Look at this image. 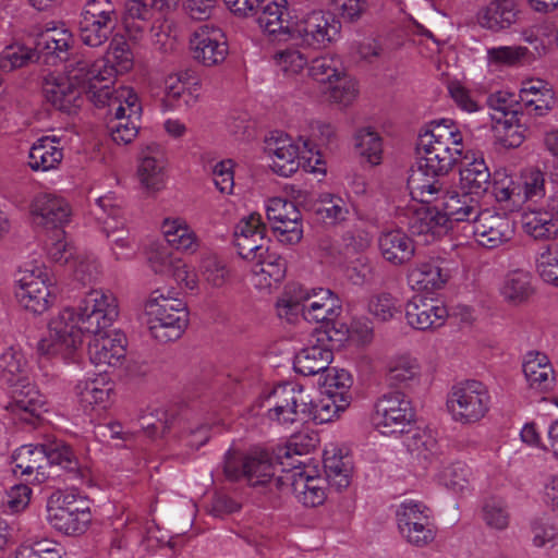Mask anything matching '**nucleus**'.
Listing matches in <instances>:
<instances>
[{
  "instance_id": "nucleus-1",
  "label": "nucleus",
  "mask_w": 558,
  "mask_h": 558,
  "mask_svg": "<svg viewBox=\"0 0 558 558\" xmlns=\"http://www.w3.org/2000/svg\"><path fill=\"white\" fill-rule=\"evenodd\" d=\"M119 316L116 296L107 291L85 292L75 307H65L49 323V338L38 342L43 355L74 357L83 343V332L93 335L88 342L89 360L96 366L117 367L126 356V337L120 331L109 335L106 329Z\"/></svg>"
},
{
  "instance_id": "nucleus-2",
  "label": "nucleus",
  "mask_w": 558,
  "mask_h": 558,
  "mask_svg": "<svg viewBox=\"0 0 558 558\" xmlns=\"http://www.w3.org/2000/svg\"><path fill=\"white\" fill-rule=\"evenodd\" d=\"M223 473L229 481H245L248 486L272 494L283 493L287 482L286 476H276L272 456L260 449L247 453L229 450L225 456Z\"/></svg>"
},
{
  "instance_id": "nucleus-3",
  "label": "nucleus",
  "mask_w": 558,
  "mask_h": 558,
  "mask_svg": "<svg viewBox=\"0 0 558 558\" xmlns=\"http://www.w3.org/2000/svg\"><path fill=\"white\" fill-rule=\"evenodd\" d=\"M145 314L149 332L159 342L178 340L189 325L186 304L160 290L151 292L145 304Z\"/></svg>"
},
{
  "instance_id": "nucleus-4",
  "label": "nucleus",
  "mask_w": 558,
  "mask_h": 558,
  "mask_svg": "<svg viewBox=\"0 0 558 558\" xmlns=\"http://www.w3.org/2000/svg\"><path fill=\"white\" fill-rule=\"evenodd\" d=\"M83 82L82 87L87 98L96 107H108L109 113L116 110L119 105L129 101V97H121L123 90H133L130 87L112 88L113 65L108 66L104 60L89 62L81 60Z\"/></svg>"
},
{
  "instance_id": "nucleus-5",
  "label": "nucleus",
  "mask_w": 558,
  "mask_h": 558,
  "mask_svg": "<svg viewBox=\"0 0 558 558\" xmlns=\"http://www.w3.org/2000/svg\"><path fill=\"white\" fill-rule=\"evenodd\" d=\"M82 69L81 60H76L66 65V75L46 77L41 86L45 100L57 110L69 114L81 108L84 101Z\"/></svg>"
},
{
  "instance_id": "nucleus-6",
  "label": "nucleus",
  "mask_w": 558,
  "mask_h": 558,
  "mask_svg": "<svg viewBox=\"0 0 558 558\" xmlns=\"http://www.w3.org/2000/svg\"><path fill=\"white\" fill-rule=\"evenodd\" d=\"M490 396L487 387L474 379L464 380L451 388L447 408L456 422L475 423L489 410Z\"/></svg>"
},
{
  "instance_id": "nucleus-7",
  "label": "nucleus",
  "mask_w": 558,
  "mask_h": 558,
  "mask_svg": "<svg viewBox=\"0 0 558 558\" xmlns=\"http://www.w3.org/2000/svg\"><path fill=\"white\" fill-rule=\"evenodd\" d=\"M266 416L278 424H293L306 421L310 413V396L296 384L286 383L275 387L266 397Z\"/></svg>"
},
{
  "instance_id": "nucleus-8",
  "label": "nucleus",
  "mask_w": 558,
  "mask_h": 558,
  "mask_svg": "<svg viewBox=\"0 0 558 558\" xmlns=\"http://www.w3.org/2000/svg\"><path fill=\"white\" fill-rule=\"evenodd\" d=\"M118 21L119 14L111 0H88L78 20L82 43L89 47H100L109 39Z\"/></svg>"
},
{
  "instance_id": "nucleus-9",
  "label": "nucleus",
  "mask_w": 558,
  "mask_h": 558,
  "mask_svg": "<svg viewBox=\"0 0 558 558\" xmlns=\"http://www.w3.org/2000/svg\"><path fill=\"white\" fill-rule=\"evenodd\" d=\"M289 39L311 48H325L341 32L340 21L329 12L313 11L292 24Z\"/></svg>"
},
{
  "instance_id": "nucleus-10",
  "label": "nucleus",
  "mask_w": 558,
  "mask_h": 558,
  "mask_svg": "<svg viewBox=\"0 0 558 558\" xmlns=\"http://www.w3.org/2000/svg\"><path fill=\"white\" fill-rule=\"evenodd\" d=\"M411 401L401 391L383 393L374 403L372 416L375 427L384 435L402 434L414 422Z\"/></svg>"
},
{
  "instance_id": "nucleus-11",
  "label": "nucleus",
  "mask_w": 558,
  "mask_h": 558,
  "mask_svg": "<svg viewBox=\"0 0 558 558\" xmlns=\"http://www.w3.org/2000/svg\"><path fill=\"white\" fill-rule=\"evenodd\" d=\"M58 505L48 509V520L51 525L65 535L85 533L92 513L86 498L74 493H63L57 499Z\"/></svg>"
},
{
  "instance_id": "nucleus-12",
  "label": "nucleus",
  "mask_w": 558,
  "mask_h": 558,
  "mask_svg": "<svg viewBox=\"0 0 558 558\" xmlns=\"http://www.w3.org/2000/svg\"><path fill=\"white\" fill-rule=\"evenodd\" d=\"M15 296L19 303L34 314H43L54 302L52 284L46 269L34 267L21 270Z\"/></svg>"
},
{
  "instance_id": "nucleus-13",
  "label": "nucleus",
  "mask_w": 558,
  "mask_h": 558,
  "mask_svg": "<svg viewBox=\"0 0 558 558\" xmlns=\"http://www.w3.org/2000/svg\"><path fill=\"white\" fill-rule=\"evenodd\" d=\"M190 50L193 59L204 66L222 63L229 52L225 33L210 24L201 25L193 32L190 38Z\"/></svg>"
},
{
  "instance_id": "nucleus-14",
  "label": "nucleus",
  "mask_w": 558,
  "mask_h": 558,
  "mask_svg": "<svg viewBox=\"0 0 558 558\" xmlns=\"http://www.w3.org/2000/svg\"><path fill=\"white\" fill-rule=\"evenodd\" d=\"M472 233L481 246L494 250L512 240L514 223L507 215L486 208L472 223Z\"/></svg>"
},
{
  "instance_id": "nucleus-15",
  "label": "nucleus",
  "mask_w": 558,
  "mask_h": 558,
  "mask_svg": "<svg viewBox=\"0 0 558 558\" xmlns=\"http://www.w3.org/2000/svg\"><path fill=\"white\" fill-rule=\"evenodd\" d=\"M267 227L257 214L241 219L234 228V245L238 254L246 260L254 262L268 252L269 240L266 239Z\"/></svg>"
},
{
  "instance_id": "nucleus-16",
  "label": "nucleus",
  "mask_w": 558,
  "mask_h": 558,
  "mask_svg": "<svg viewBox=\"0 0 558 558\" xmlns=\"http://www.w3.org/2000/svg\"><path fill=\"white\" fill-rule=\"evenodd\" d=\"M129 97V101L119 105L110 114L107 128L111 138L117 144L126 145L131 143L138 133L137 121L142 114V106L137 95L133 90H123L121 97Z\"/></svg>"
},
{
  "instance_id": "nucleus-17",
  "label": "nucleus",
  "mask_w": 558,
  "mask_h": 558,
  "mask_svg": "<svg viewBox=\"0 0 558 558\" xmlns=\"http://www.w3.org/2000/svg\"><path fill=\"white\" fill-rule=\"evenodd\" d=\"M8 386L11 390L10 401L5 405V409L20 421L34 424L35 418L39 417L45 407L44 397L27 377Z\"/></svg>"
},
{
  "instance_id": "nucleus-18",
  "label": "nucleus",
  "mask_w": 558,
  "mask_h": 558,
  "mask_svg": "<svg viewBox=\"0 0 558 558\" xmlns=\"http://www.w3.org/2000/svg\"><path fill=\"white\" fill-rule=\"evenodd\" d=\"M12 472L25 482L40 484L52 474L46 466L44 444L23 445L12 454Z\"/></svg>"
},
{
  "instance_id": "nucleus-19",
  "label": "nucleus",
  "mask_w": 558,
  "mask_h": 558,
  "mask_svg": "<svg viewBox=\"0 0 558 558\" xmlns=\"http://www.w3.org/2000/svg\"><path fill=\"white\" fill-rule=\"evenodd\" d=\"M417 160L423 169L436 175H447L459 162L463 154L462 146H450L432 141H418Z\"/></svg>"
},
{
  "instance_id": "nucleus-20",
  "label": "nucleus",
  "mask_w": 558,
  "mask_h": 558,
  "mask_svg": "<svg viewBox=\"0 0 558 558\" xmlns=\"http://www.w3.org/2000/svg\"><path fill=\"white\" fill-rule=\"evenodd\" d=\"M405 318L417 330L435 329L446 323L448 311L436 300L416 295L407 303Z\"/></svg>"
},
{
  "instance_id": "nucleus-21",
  "label": "nucleus",
  "mask_w": 558,
  "mask_h": 558,
  "mask_svg": "<svg viewBox=\"0 0 558 558\" xmlns=\"http://www.w3.org/2000/svg\"><path fill=\"white\" fill-rule=\"evenodd\" d=\"M452 262L442 257H429L418 262L410 270L409 280L418 289L434 291L441 289L451 277Z\"/></svg>"
},
{
  "instance_id": "nucleus-22",
  "label": "nucleus",
  "mask_w": 558,
  "mask_h": 558,
  "mask_svg": "<svg viewBox=\"0 0 558 558\" xmlns=\"http://www.w3.org/2000/svg\"><path fill=\"white\" fill-rule=\"evenodd\" d=\"M97 207L102 214H96L97 219L102 222V230L107 238L113 244L112 250L117 259H128L132 256V245L128 236V231L118 226L116 217L120 209L112 206L109 197H99L96 201Z\"/></svg>"
},
{
  "instance_id": "nucleus-23",
  "label": "nucleus",
  "mask_w": 558,
  "mask_h": 558,
  "mask_svg": "<svg viewBox=\"0 0 558 558\" xmlns=\"http://www.w3.org/2000/svg\"><path fill=\"white\" fill-rule=\"evenodd\" d=\"M256 11V22L259 27L279 40H289L293 22L289 21L287 0H260Z\"/></svg>"
},
{
  "instance_id": "nucleus-24",
  "label": "nucleus",
  "mask_w": 558,
  "mask_h": 558,
  "mask_svg": "<svg viewBox=\"0 0 558 558\" xmlns=\"http://www.w3.org/2000/svg\"><path fill=\"white\" fill-rule=\"evenodd\" d=\"M408 229L414 235L435 239L446 234L450 226L441 209L421 204L417 208L409 210Z\"/></svg>"
},
{
  "instance_id": "nucleus-25",
  "label": "nucleus",
  "mask_w": 558,
  "mask_h": 558,
  "mask_svg": "<svg viewBox=\"0 0 558 558\" xmlns=\"http://www.w3.org/2000/svg\"><path fill=\"white\" fill-rule=\"evenodd\" d=\"M518 98L519 105L527 117L547 114L555 102L554 92L542 80L523 82Z\"/></svg>"
},
{
  "instance_id": "nucleus-26",
  "label": "nucleus",
  "mask_w": 558,
  "mask_h": 558,
  "mask_svg": "<svg viewBox=\"0 0 558 558\" xmlns=\"http://www.w3.org/2000/svg\"><path fill=\"white\" fill-rule=\"evenodd\" d=\"M286 480L284 492L291 488L298 501L304 507L314 508L326 500L324 480L319 476L296 471L295 474L286 476Z\"/></svg>"
},
{
  "instance_id": "nucleus-27",
  "label": "nucleus",
  "mask_w": 558,
  "mask_h": 558,
  "mask_svg": "<svg viewBox=\"0 0 558 558\" xmlns=\"http://www.w3.org/2000/svg\"><path fill=\"white\" fill-rule=\"evenodd\" d=\"M445 177L426 171L423 169V163L417 160L416 169L412 170L408 179L412 197L421 204H429L440 199V196L446 192V184L442 180Z\"/></svg>"
},
{
  "instance_id": "nucleus-28",
  "label": "nucleus",
  "mask_w": 558,
  "mask_h": 558,
  "mask_svg": "<svg viewBox=\"0 0 558 558\" xmlns=\"http://www.w3.org/2000/svg\"><path fill=\"white\" fill-rule=\"evenodd\" d=\"M254 284L260 290H270L286 277L287 262L276 252H265L255 258L251 268Z\"/></svg>"
},
{
  "instance_id": "nucleus-29",
  "label": "nucleus",
  "mask_w": 558,
  "mask_h": 558,
  "mask_svg": "<svg viewBox=\"0 0 558 558\" xmlns=\"http://www.w3.org/2000/svg\"><path fill=\"white\" fill-rule=\"evenodd\" d=\"M440 199H442L441 211L444 216H446L447 223L450 227L453 221H466L473 223L483 210L480 202L466 191L460 194L458 192H449L446 189V192L440 196Z\"/></svg>"
},
{
  "instance_id": "nucleus-30",
  "label": "nucleus",
  "mask_w": 558,
  "mask_h": 558,
  "mask_svg": "<svg viewBox=\"0 0 558 558\" xmlns=\"http://www.w3.org/2000/svg\"><path fill=\"white\" fill-rule=\"evenodd\" d=\"M157 11L154 0H125L123 24L130 39L143 38Z\"/></svg>"
},
{
  "instance_id": "nucleus-31",
  "label": "nucleus",
  "mask_w": 558,
  "mask_h": 558,
  "mask_svg": "<svg viewBox=\"0 0 558 558\" xmlns=\"http://www.w3.org/2000/svg\"><path fill=\"white\" fill-rule=\"evenodd\" d=\"M47 470L59 468L69 480H82L84 474L76 454L63 440L44 442Z\"/></svg>"
},
{
  "instance_id": "nucleus-32",
  "label": "nucleus",
  "mask_w": 558,
  "mask_h": 558,
  "mask_svg": "<svg viewBox=\"0 0 558 558\" xmlns=\"http://www.w3.org/2000/svg\"><path fill=\"white\" fill-rule=\"evenodd\" d=\"M32 213L38 219V223L47 228L57 229L68 222L70 208L62 197L52 194H41L35 198L32 205Z\"/></svg>"
},
{
  "instance_id": "nucleus-33",
  "label": "nucleus",
  "mask_w": 558,
  "mask_h": 558,
  "mask_svg": "<svg viewBox=\"0 0 558 558\" xmlns=\"http://www.w3.org/2000/svg\"><path fill=\"white\" fill-rule=\"evenodd\" d=\"M407 448L413 461L423 469L439 466L445 462L439 442L425 432H416L407 441Z\"/></svg>"
},
{
  "instance_id": "nucleus-34",
  "label": "nucleus",
  "mask_w": 558,
  "mask_h": 558,
  "mask_svg": "<svg viewBox=\"0 0 558 558\" xmlns=\"http://www.w3.org/2000/svg\"><path fill=\"white\" fill-rule=\"evenodd\" d=\"M535 51L523 46H500L487 49V60L490 64L514 66L531 63L546 52L543 40H536Z\"/></svg>"
},
{
  "instance_id": "nucleus-35",
  "label": "nucleus",
  "mask_w": 558,
  "mask_h": 558,
  "mask_svg": "<svg viewBox=\"0 0 558 558\" xmlns=\"http://www.w3.org/2000/svg\"><path fill=\"white\" fill-rule=\"evenodd\" d=\"M383 257L392 265H402L414 256V242L404 232L391 230L384 232L378 239Z\"/></svg>"
},
{
  "instance_id": "nucleus-36",
  "label": "nucleus",
  "mask_w": 558,
  "mask_h": 558,
  "mask_svg": "<svg viewBox=\"0 0 558 558\" xmlns=\"http://www.w3.org/2000/svg\"><path fill=\"white\" fill-rule=\"evenodd\" d=\"M271 159V169L281 177H290L300 167L299 148L289 140L271 138L265 148Z\"/></svg>"
},
{
  "instance_id": "nucleus-37",
  "label": "nucleus",
  "mask_w": 558,
  "mask_h": 558,
  "mask_svg": "<svg viewBox=\"0 0 558 558\" xmlns=\"http://www.w3.org/2000/svg\"><path fill=\"white\" fill-rule=\"evenodd\" d=\"M71 38V34L64 29H47L41 33L37 37L35 47L33 48L34 51H36V60L43 57L47 63H49L51 59L66 61Z\"/></svg>"
},
{
  "instance_id": "nucleus-38",
  "label": "nucleus",
  "mask_w": 558,
  "mask_h": 558,
  "mask_svg": "<svg viewBox=\"0 0 558 558\" xmlns=\"http://www.w3.org/2000/svg\"><path fill=\"white\" fill-rule=\"evenodd\" d=\"M518 9L514 0H492L489 4L484 8L478 20L483 27L498 32L509 28L517 22Z\"/></svg>"
},
{
  "instance_id": "nucleus-39",
  "label": "nucleus",
  "mask_w": 558,
  "mask_h": 558,
  "mask_svg": "<svg viewBox=\"0 0 558 558\" xmlns=\"http://www.w3.org/2000/svg\"><path fill=\"white\" fill-rule=\"evenodd\" d=\"M522 367L531 388L544 391L553 387L554 369L546 354L529 352Z\"/></svg>"
},
{
  "instance_id": "nucleus-40",
  "label": "nucleus",
  "mask_w": 558,
  "mask_h": 558,
  "mask_svg": "<svg viewBox=\"0 0 558 558\" xmlns=\"http://www.w3.org/2000/svg\"><path fill=\"white\" fill-rule=\"evenodd\" d=\"M54 137L44 136L37 140L29 149L28 166L34 171H49L57 168L62 159V149Z\"/></svg>"
},
{
  "instance_id": "nucleus-41",
  "label": "nucleus",
  "mask_w": 558,
  "mask_h": 558,
  "mask_svg": "<svg viewBox=\"0 0 558 558\" xmlns=\"http://www.w3.org/2000/svg\"><path fill=\"white\" fill-rule=\"evenodd\" d=\"M333 360L332 350L324 345L302 349L294 357L293 367L303 376L322 375Z\"/></svg>"
},
{
  "instance_id": "nucleus-42",
  "label": "nucleus",
  "mask_w": 558,
  "mask_h": 558,
  "mask_svg": "<svg viewBox=\"0 0 558 558\" xmlns=\"http://www.w3.org/2000/svg\"><path fill=\"white\" fill-rule=\"evenodd\" d=\"M75 391L84 411L105 410L110 404L112 388L102 378L81 380L75 386Z\"/></svg>"
},
{
  "instance_id": "nucleus-43",
  "label": "nucleus",
  "mask_w": 558,
  "mask_h": 558,
  "mask_svg": "<svg viewBox=\"0 0 558 558\" xmlns=\"http://www.w3.org/2000/svg\"><path fill=\"white\" fill-rule=\"evenodd\" d=\"M500 292L509 304L525 303L534 293L531 274L522 269L510 271L504 279Z\"/></svg>"
},
{
  "instance_id": "nucleus-44",
  "label": "nucleus",
  "mask_w": 558,
  "mask_h": 558,
  "mask_svg": "<svg viewBox=\"0 0 558 558\" xmlns=\"http://www.w3.org/2000/svg\"><path fill=\"white\" fill-rule=\"evenodd\" d=\"M324 470L330 486L342 490L350 485L352 475V462L350 457L342 456L341 451H325Z\"/></svg>"
},
{
  "instance_id": "nucleus-45",
  "label": "nucleus",
  "mask_w": 558,
  "mask_h": 558,
  "mask_svg": "<svg viewBox=\"0 0 558 558\" xmlns=\"http://www.w3.org/2000/svg\"><path fill=\"white\" fill-rule=\"evenodd\" d=\"M460 183L463 191L475 196L488 191L492 185L490 172L483 158H475L460 170Z\"/></svg>"
},
{
  "instance_id": "nucleus-46",
  "label": "nucleus",
  "mask_w": 558,
  "mask_h": 558,
  "mask_svg": "<svg viewBox=\"0 0 558 558\" xmlns=\"http://www.w3.org/2000/svg\"><path fill=\"white\" fill-rule=\"evenodd\" d=\"M350 402L351 395H342L338 398L335 393H326L317 402L310 399V413L306 414V421L313 420L317 424L331 422L349 407Z\"/></svg>"
},
{
  "instance_id": "nucleus-47",
  "label": "nucleus",
  "mask_w": 558,
  "mask_h": 558,
  "mask_svg": "<svg viewBox=\"0 0 558 558\" xmlns=\"http://www.w3.org/2000/svg\"><path fill=\"white\" fill-rule=\"evenodd\" d=\"M526 117L524 112L513 111L508 119L497 118L498 141L506 148L519 147L526 137Z\"/></svg>"
},
{
  "instance_id": "nucleus-48",
  "label": "nucleus",
  "mask_w": 558,
  "mask_h": 558,
  "mask_svg": "<svg viewBox=\"0 0 558 558\" xmlns=\"http://www.w3.org/2000/svg\"><path fill=\"white\" fill-rule=\"evenodd\" d=\"M523 229L535 240H550L558 233V222L539 207L523 215Z\"/></svg>"
},
{
  "instance_id": "nucleus-49",
  "label": "nucleus",
  "mask_w": 558,
  "mask_h": 558,
  "mask_svg": "<svg viewBox=\"0 0 558 558\" xmlns=\"http://www.w3.org/2000/svg\"><path fill=\"white\" fill-rule=\"evenodd\" d=\"M304 301H310L308 291L299 284L287 286L276 304L278 316L288 322H293L300 314L304 317Z\"/></svg>"
},
{
  "instance_id": "nucleus-50",
  "label": "nucleus",
  "mask_w": 558,
  "mask_h": 558,
  "mask_svg": "<svg viewBox=\"0 0 558 558\" xmlns=\"http://www.w3.org/2000/svg\"><path fill=\"white\" fill-rule=\"evenodd\" d=\"M418 141H432L450 146H462L463 136L452 120L444 119L440 122H433L432 128L421 133Z\"/></svg>"
},
{
  "instance_id": "nucleus-51",
  "label": "nucleus",
  "mask_w": 558,
  "mask_h": 558,
  "mask_svg": "<svg viewBox=\"0 0 558 558\" xmlns=\"http://www.w3.org/2000/svg\"><path fill=\"white\" fill-rule=\"evenodd\" d=\"M36 61V51L22 43H13L4 47L0 53V70L11 72Z\"/></svg>"
},
{
  "instance_id": "nucleus-52",
  "label": "nucleus",
  "mask_w": 558,
  "mask_h": 558,
  "mask_svg": "<svg viewBox=\"0 0 558 558\" xmlns=\"http://www.w3.org/2000/svg\"><path fill=\"white\" fill-rule=\"evenodd\" d=\"M355 148L372 165L381 160L383 142L379 134L372 128H363L355 134Z\"/></svg>"
},
{
  "instance_id": "nucleus-53",
  "label": "nucleus",
  "mask_w": 558,
  "mask_h": 558,
  "mask_svg": "<svg viewBox=\"0 0 558 558\" xmlns=\"http://www.w3.org/2000/svg\"><path fill=\"white\" fill-rule=\"evenodd\" d=\"M420 375V365L415 359L400 356L391 362L387 372V381L391 386L407 385Z\"/></svg>"
},
{
  "instance_id": "nucleus-54",
  "label": "nucleus",
  "mask_w": 558,
  "mask_h": 558,
  "mask_svg": "<svg viewBox=\"0 0 558 558\" xmlns=\"http://www.w3.org/2000/svg\"><path fill=\"white\" fill-rule=\"evenodd\" d=\"M521 184L518 196L521 192L527 202L537 203L545 196L546 173L536 168L526 169L521 174Z\"/></svg>"
},
{
  "instance_id": "nucleus-55",
  "label": "nucleus",
  "mask_w": 558,
  "mask_h": 558,
  "mask_svg": "<svg viewBox=\"0 0 558 558\" xmlns=\"http://www.w3.org/2000/svg\"><path fill=\"white\" fill-rule=\"evenodd\" d=\"M26 362L21 352L10 348L0 356L1 380L7 385H13L24 376Z\"/></svg>"
},
{
  "instance_id": "nucleus-56",
  "label": "nucleus",
  "mask_w": 558,
  "mask_h": 558,
  "mask_svg": "<svg viewBox=\"0 0 558 558\" xmlns=\"http://www.w3.org/2000/svg\"><path fill=\"white\" fill-rule=\"evenodd\" d=\"M163 166L156 157L145 156L138 167L137 173L142 185L148 192H157L163 186Z\"/></svg>"
},
{
  "instance_id": "nucleus-57",
  "label": "nucleus",
  "mask_w": 558,
  "mask_h": 558,
  "mask_svg": "<svg viewBox=\"0 0 558 558\" xmlns=\"http://www.w3.org/2000/svg\"><path fill=\"white\" fill-rule=\"evenodd\" d=\"M318 384L326 388V393H335L340 398L342 395H350L353 379L348 371L328 365L326 371L319 376Z\"/></svg>"
},
{
  "instance_id": "nucleus-58",
  "label": "nucleus",
  "mask_w": 558,
  "mask_h": 558,
  "mask_svg": "<svg viewBox=\"0 0 558 558\" xmlns=\"http://www.w3.org/2000/svg\"><path fill=\"white\" fill-rule=\"evenodd\" d=\"M290 217L281 223L271 226V230L279 242L296 244L303 236L302 216L300 210H290Z\"/></svg>"
},
{
  "instance_id": "nucleus-59",
  "label": "nucleus",
  "mask_w": 558,
  "mask_h": 558,
  "mask_svg": "<svg viewBox=\"0 0 558 558\" xmlns=\"http://www.w3.org/2000/svg\"><path fill=\"white\" fill-rule=\"evenodd\" d=\"M483 520L490 527L502 531L508 527L510 513L506 502L498 498H490L483 506Z\"/></svg>"
},
{
  "instance_id": "nucleus-60",
  "label": "nucleus",
  "mask_w": 558,
  "mask_h": 558,
  "mask_svg": "<svg viewBox=\"0 0 558 558\" xmlns=\"http://www.w3.org/2000/svg\"><path fill=\"white\" fill-rule=\"evenodd\" d=\"M317 214L330 225L344 221L349 215V206L340 196L328 194L320 201Z\"/></svg>"
},
{
  "instance_id": "nucleus-61",
  "label": "nucleus",
  "mask_w": 558,
  "mask_h": 558,
  "mask_svg": "<svg viewBox=\"0 0 558 558\" xmlns=\"http://www.w3.org/2000/svg\"><path fill=\"white\" fill-rule=\"evenodd\" d=\"M308 74L320 83H331L332 78L342 75L338 59L329 56L315 58L308 65Z\"/></svg>"
},
{
  "instance_id": "nucleus-62",
  "label": "nucleus",
  "mask_w": 558,
  "mask_h": 558,
  "mask_svg": "<svg viewBox=\"0 0 558 558\" xmlns=\"http://www.w3.org/2000/svg\"><path fill=\"white\" fill-rule=\"evenodd\" d=\"M537 271L541 278L555 287H558V244L551 243L539 254L537 258Z\"/></svg>"
},
{
  "instance_id": "nucleus-63",
  "label": "nucleus",
  "mask_w": 558,
  "mask_h": 558,
  "mask_svg": "<svg viewBox=\"0 0 558 558\" xmlns=\"http://www.w3.org/2000/svg\"><path fill=\"white\" fill-rule=\"evenodd\" d=\"M396 517L398 529L407 527L414 522H426L429 519V509L422 502L409 500L398 507Z\"/></svg>"
},
{
  "instance_id": "nucleus-64",
  "label": "nucleus",
  "mask_w": 558,
  "mask_h": 558,
  "mask_svg": "<svg viewBox=\"0 0 558 558\" xmlns=\"http://www.w3.org/2000/svg\"><path fill=\"white\" fill-rule=\"evenodd\" d=\"M399 532L408 543L416 547L427 546L436 536L435 526L430 519L426 522H414L413 525L399 529Z\"/></svg>"
}]
</instances>
